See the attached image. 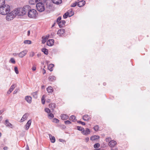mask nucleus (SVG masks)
Here are the masks:
<instances>
[{"instance_id": "39", "label": "nucleus", "mask_w": 150, "mask_h": 150, "mask_svg": "<svg viewBox=\"0 0 150 150\" xmlns=\"http://www.w3.org/2000/svg\"><path fill=\"white\" fill-rule=\"evenodd\" d=\"M94 130L96 131H98L99 129V127L98 125H96L93 128Z\"/></svg>"}, {"instance_id": "36", "label": "nucleus", "mask_w": 150, "mask_h": 150, "mask_svg": "<svg viewBox=\"0 0 150 150\" xmlns=\"http://www.w3.org/2000/svg\"><path fill=\"white\" fill-rule=\"evenodd\" d=\"M41 101L42 103L43 104H45V96L43 95L41 98Z\"/></svg>"}, {"instance_id": "26", "label": "nucleus", "mask_w": 150, "mask_h": 150, "mask_svg": "<svg viewBox=\"0 0 150 150\" xmlns=\"http://www.w3.org/2000/svg\"><path fill=\"white\" fill-rule=\"evenodd\" d=\"M48 79L50 81H53L55 80L56 78L54 76L52 75L50 76L49 77Z\"/></svg>"}, {"instance_id": "30", "label": "nucleus", "mask_w": 150, "mask_h": 150, "mask_svg": "<svg viewBox=\"0 0 150 150\" xmlns=\"http://www.w3.org/2000/svg\"><path fill=\"white\" fill-rule=\"evenodd\" d=\"M24 43L25 44H31V41L30 40H25L24 41Z\"/></svg>"}, {"instance_id": "48", "label": "nucleus", "mask_w": 150, "mask_h": 150, "mask_svg": "<svg viewBox=\"0 0 150 150\" xmlns=\"http://www.w3.org/2000/svg\"><path fill=\"white\" fill-rule=\"evenodd\" d=\"M64 123L66 125H68L71 123V122L69 120L65 121Z\"/></svg>"}, {"instance_id": "11", "label": "nucleus", "mask_w": 150, "mask_h": 150, "mask_svg": "<svg viewBox=\"0 0 150 150\" xmlns=\"http://www.w3.org/2000/svg\"><path fill=\"white\" fill-rule=\"evenodd\" d=\"M90 131L88 128L86 129L85 130H84H84L82 132V133L83 134L85 135H87L88 134H90Z\"/></svg>"}, {"instance_id": "32", "label": "nucleus", "mask_w": 150, "mask_h": 150, "mask_svg": "<svg viewBox=\"0 0 150 150\" xmlns=\"http://www.w3.org/2000/svg\"><path fill=\"white\" fill-rule=\"evenodd\" d=\"M42 51L45 54H47L48 53V50L46 48H44L42 49Z\"/></svg>"}, {"instance_id": "9", "label": "nucleus", "mask_w": 150, "mask_h": 150, "mask_svg": "<svg viewBox=\"0 0 150 150\" xmlns=\"http://www.w3.org/2000/svg\"><path fill=\"white\" fill-rule=\"evenodd\" d=\"M54 42V40L53 39L49 40L47 42V45L49 46H52L53 45Z\"/></svg>"}, {"instance_id": "47", "label": "nucleus", "mask_w": 150, "mask_h": 150, "mask_svg": "<svg viewBox=\"0 0 150 150\" xmlns=\"http://www.w3.org/2000/svg\"><path fill=\"white\" fill-rule=\"evenodd\" d=\"M111 140V139L110 137H108L105 139V141L106 142H109Z\"/></svg>"}, {"instance_id": "50", "label": "nucleus", "mask_w": 150, "mask_h": 150, "mask_svg": "<svg viewBox=\"0 0 150 150\" xmlns=\"http://www.w3.org/2000/svg\"><path fill=\"white\" fill-rule=\"evenodd\" d=\"M19 91L18 89H16L13 92V94H14L17 93Z\"/></svg>"}, {"instance_id": "42", "label": "nucleus", "mask_w": 150, "mask_h": 150, "mask_svg": "<svg viewBox=\"0 0 150 150\" xmlns=\"http://www.w3.org/2000/svg\"><path fill=\"white\" fill-rule=\"evenodd\" d=\"M14 70L15 73L17 74H18L19 73V71H18V68L17 67H14Z\"/></svg>"}, {"instance_id": "58", "label": "nucleus", "mask_w": 150, "mask_h": 150, "mask_svg": "<svg viewBox=\"0 0 150 150\" xmlns=\"http://www.w3.org/2000/svg\"><path fill=\"white\" fill-rule=\"evenodd\" d=\"M40 12H43L44 10H38Z\"/></svg>"}, {"instance_id": "28", "label": "nucleus", "mask_w": 150, "mask_h": 150, "mask_svg": "<svg viewBox=\"0 0 150 150\" xmlns=\"http://www.w3.org/2000/svg\"><path fill=\"white\" fill-rule=\"evenodd\" d=\"M55 107V104L54 103H50L49 105V107L52 110H53Z\"/></svg>"}, {"instance_id": "21", "label": "nucleus", "mask_w": 150, "mask_h": 150, "mask_svg": "<svg viewBox=\"0 0 150 150\" xmlns=\"http://www.w3.org/2000/svg\"><path fill=\"white\" fill-rule=\"evenodd\" d=\"M49 136L51 142L52 143H54L55 141V139L54 137L52 136L51 134H49Z\"/></svg>"}, {"instance_id": "27", "label": "nucleus", "mask_w": 150, "mask_h": 150, "mask_svg": "<svg viewBox=\"0 0 150 150\" xmlns=\"http://www.w3.org/2000/svg\"><path fill=\"white\" fill-rule=\"evenodd\" d=\"M16 86V85L15 84H13L11 86L9 90L10 91H11L12 92V91L14 89Z\"/></svg>"}, {"instance_id": "63", "label": "nucleus", "mask_w": 150, "mask_h": 150, "mask_svg": "<svg viewBox=\"0 0 150 150\" xmlns=\"http://www.w3.org/2000/svg\"><path fill=\"white\" fill-rule=\"evenodd\" d=\"M55 23H54V24L52 25V27H54L55 25Z\"/></svg>"}, {"instance_id": "10", "label": "nucleus", "mask_w": 150, "mask_h": 150, "mask_svg": "<svg viewBox=\"0 0 150 150\" xmlns=\"http://www.w3.org/2000/svg\"><path fill=\"white\" fill-rule=\"evenodd\" d=\"M25 100L29 103L30 104L32 103V98L29 96H26L25 98Z\"/></svg>"}, {"instance_id": "18", "label": "nucleus", "mask_w": 150, "mask_h": 150, "mask_svg": "<svg viewBox=\"0 0 150 150\" xmlns=\"http://www.w3.org/2000/svg\"><path fill=\"white\" fill-rule=\"evenodd\" d=\"M61 119L63 120H65L68 119L69 116L66 114H62L61 115Z\"/></svg>"}, {"instance_id": "1", "label": "nucleus", "mask_w": 150, "mask_h": 150, "mask_svg": "<svg viewBox=\"0 0 150 150\" xmlns=\"http://www.w3.org/2000/svg\"><path fill=\"white\" fill-rule=\"evenodd\" d=\"M9 11L6 14V20L8 21L13 20L16 15L23 16L27 13L26 10H11Z\"/></svg>"}, {"instance_id": "56", "label": "nucleus", "mask_w": 150, "mask_h": 150, "mask_svg": "<svg viewBox=\"0 0 150 150\" xmlns=\"http://www.w3.org/2000/svg\"><path fill=\"white\" fill-rule=\"evenodd\" d=\"M59 141L60 142H64V141L63 140V139H59Z\"/></svg>"}, {"instance_id": "54", "label": "nucleus", "mask_w": 150, "mask_h": 150, "mask_svg": "<svg viewBox=\"0 0 150 150\" xmlns=\"http://www.w3.org/2000/svg\"><path fill=\"white\" fill-rule=\"evenodd\" d=\"M8 147L6 146L4 147L3 148V149L4 150H8Z\"/></svg>"}, {"instance_id": "31", "label": "nucleus", "mask_w": 150, "mask_h": 150, "mask_svg": "<svg viewBox=\"0 0 150 150\" xmlns=\"http://www.w3.org/2000/svg\"><path fill=\"white\" fill-rule=\"evenodd\" d=\"M30 6L29 5H26L24 6L22 8V9H30Z\"/></svg>"}, {"instance_id": "19", "label": "nucleus", "mask_w": 150, "mask_h": 150, "mask_svg": "<svg viewBox=\"0 0 150 150\" xmlns=\"http://www.w3.org/2000/svg\"><path fill=\"white\" fill-rule=\"evenodd\" d=\"M52 2L57 4H61L62 2V0H52Z\"/></svg>"}, {"instance_id": "4", "label": "nucleus", "mask_w": 150, "mask_h": 150, "mask_svg": "<svg viewBox=\"0 0 150 150\" xmlns=\"http://www.w3.org/2000/svg\"><path fill=\"white\" fill-rule=\"evenodd\" d=\"M36 7L37 9H45L44 5L42 2H40L37 3Z\"/></svg>"}, {"instance_id": "59", "label": "nucleus", "mask_w": 150, "mask_h": 150, "mask_svg": "<svg viewBox=\"0 0 150 150\" xmlns=\"http://www.w3.org/2000/svg\"><path fill=\"white\" fill-rule=\"evenodd\" d=\"M13 55L14 56H16L17 55H18V53H13Z\"/></svg>"}, {"instance_id": "35", "label": "nucleus", "mask_w": 150, "mask_h": 150, "mask_svg": "<svg viewBox=\"0 0 150 150\" xmlns=\"http://www.w3.org/2000/svg\"><path fill=\"white\" fill-rule=\"evenodd\" d=\"M69 12L68 11L67 13H65L63 15V18H66L68 16H69Z\"/></svg>"}, {"instance_id": "13", "label": "nucleus", "mask_w": 150, "mask_h": 150, "mask_svg": "<svg viewBox=\"0 0 150 150\" xmlns=\"http://www.w3.org/2000/svg\"><path fill=\"white\" fill-rule=\"evenodd\" d=\"M65 21L62 20H61L58 24L60 28H62L65 25Z\"/></svg>"}, {"instance_id": "12", "label": "nucleus", "mask_w": 150, "mask_h": 150, "mask_svg": "<svg viewBox=\"0 0 150 150\" xmlns=\"http://www.w3.org/2000/svg\"><path fill=\"white\" fill-rule=\"evenodd\" d=\"M65 30L64 29L62 28L59 30L57 33V34L59 36H61L63 35L64 33Z\"/></svg>"}, {"instance_id": "20", "label": "nucleus", "mask_w": 150, "mask_h": 150, "mask_svg": "<svg viewBox=\"0 0 150 150\" xmlns=\"http://www.w3.org/2000/svg\"><path fill=\"white\" fill-rule=\"evenodd\" d=\"M47 90L48 93H51L53 91V89L52 86H49L47 88Z\"/></svg>"}, {"instance_id": "64", "label": "nucleus", "mask_w": 150, "mask_h": 150, "mask_svg": "<svg viewBox=\"0 0 150 150\" xmlns=\"http://www.w3.org/2000/svg\"><path fill=\"white\" fill-rule=\"evenodd\" d=\"M44 87H45V86H41V88H42V89H43V88H44Z\"/></svg>"}, {"instance_id": "49", "label": "nucleus", "mask_w": 150, "mask_h": 150, "mask_svg": "<svg viewBox=\"0 0 150 150\" xmlns=\"http://www.w3.org/2000/svg\"><path fill=\"white\" fill-rule=\"evenodd\" d=\"M37 2H43L45 3L46 2V0H37Z\"/></svg>"}, {"instance_id": "40", "label": "nucleus", "mask_w": 150, "mask_h": 150, "mask_svg": "<svg viewBox=\"0 0 150 150\" xmlns=\"http://www.w3.org/2000/svg\"><path fill=\"white\" fill-rule=\"evenodd\" d=\"M61 16H59L58 17L57 20V23L58 24L60 22L61 20Z\"/></svg>"}, {"instance_id": "43", "label": "nucleus", "mask_w": 150, "mask_h": 150, "mask_svg": "<svg viewBox=\"0 0 150 150\" xmlns=\"http://www.w3.org/2000/svg\"><path fill=\"white\" fill-rule=\"evenodd\" d=\"M52 122H54L58 123L59 122V120L58 119L55 118L53 120Z\"/></svg>"}, {"instance_id": "16", "label": "nucleus", "mask_w": 150, "mask_h": 150, "mask_svg": "<svg viewBox=\"0 0 150 150\" xmlns=\"http://www.w3.org/2000/svg\"><path fill=\"white\" fill-rule=\"evenodd\" d=\"M85 2L84 1H81L78 3L77 5L79 7L83 6L85 4Z\"/></svg>"}, {"instance_id": "7", "label": "nucleus", "mask_w": 150, "mask_h": 150, "mask_svg": "<svg viewBox=\"0 0 150 150\" xmlns=\"http://www.w3.org/2000/svg\"><path fill=\"white\" fill-rule=\"evenodd\" d=\"M29 115V114L28 113H25L21 119L20 120V122H23L24 121L26 120L28 116Z\"/></svg>"}, {"instance_id": "5", "label": "nucleus", "mask_w": 150, "mask_h": 150, "mask_svg": "<svg viewBox=\"0 0 150 150\" xmlns=\"http://www.w3.org/2000/svg\"><path fill=\"white\" fill-rule=\"evenodd\" d=\"M28 51L27 50H25L20 52L18 53V55L20 58H23L27 54Z\"/></svg>"}, {"instance_id": "22", "label": "nucleus", "mask_w": 150, "mask_h": 150, "mask_svg": "<svg viewBox=\"0 0 150 150\" xmlns=\"http://www.w3.org/2000/svg\"><path fill=\"white\" fill-rule=\"evenodd\" d=\"M69 119L71 121H72L73 122H75L76 121V117L74 115H72L70 116L69 117Z\"/></svg>"}, {"instance_id": "24", "label": "nucleus", "mask_w": 150, "mask_h": 150, "mask_svg": "<svg viewBox=\"0 0 150 150\" xmlns=\"http://www.w3.org/2000/svg\"><path fill=\"white\" fill-rule=\"evenodd\" d=\"M48 37L46 36L45 37H42V43L43 44L45 43L46 41L48 39Z\"/></svg>"}, {"instance_id": "23", "label": "nucleus", "mask_w": 150, "mask_h": 150, "mask_svg": "<svg viewBox=\"0 0 150 150\" xmlns=\"http://www.w3.org/2000/svg\"><path fill=\"white\" fill-rule=\"evenodd\" d=\"M54 66L53 64H50L48 66V69L50 71H52L53 70V68L54 67Z\"/></svg>"}, {"instance_id": "37", "label": "nucleus", "mask_w": 150, "mask_h": 150, "mask_svg": "<svg viewBox=\"0 0 150 150\" xmlns=\"http://www.w3.org/2000/svg\"><path fill=\"white\" fill-rule=\"evenodd\" d=\"M9 62L13 64H15L16 63L15 59L13 58H11L9 61Z\"/></svg>"}, {"instance_id": "34", "label": "nucleus", "mask_w": 150, "mask_h": 150, "mask_svg": "<svg viewBox=\"0 0 150 150\" xmlns=\"http://www.w3.org/2000/svg\"><path fill=\"white\" fill-rule=\"evenodd\" d=\"M70 11H69V10L68 11L69 12V17L72 16L74 14V12L72 10H70Z\"/></svg>"}, {"instance_id": "6", "label": "nucleus", "mask_w": 150, "mask_h": 150, "mask_svg": "<svg viewBox=\"0 0 150 150\" xmlns=\"http://www.w3.org/2000/svg\"><path fill=\"white\" fill-rule=\"evenodd\" d=\"M117 142L116 141L112 140L109 142L108 143L109 146L111 147L112 149L111 150H114V149H112V148L115 146L117 144Z\"/></svg>"}, {"instance_id": "8", "label": "nucleus", "mask_w": 150, "mask_h": 150, "mask_svg": "<svg viewBox=\"0 0 150 150\" xmlns=\"http://www.w3.org/2000/svg\"><path fill=\"white\" fill-rule=\"evenodd\" d=\"M31 122L32 121L31 120H30L28 121L24 126V128L25 130H28L29 129Z\"/></svg>"}, {"instance_id": "57", "label": "nucleus", "mask_w": 150, "mask_h": 150, "mask_svg": "<svg viewBox=\"0 0 150 150\" xmlns=\"http://www.w3.org/2000/svg\"><path fill=\"white\" fill-rule=\"evenodd\" d=\"M30 34V30H28V35L29 36Z\"/></svg>"}, {"instance_id": "2", "label": "nucleus", "mask_w": 150, "mask_h": 150, "mask_svg": "<svg viewBox=\"0 0 150 150\" xmlns=\"http://www.w3.org/2000/svg\"><path fill=\"white\" fill-rule=\"evenodd\" d=\"M28 14L30 18H35L38 16V13L36 10H29Z\"/></svg>"}, {"instance_id": "38", "label": "nucleus", "mask_w": 150, "mask_h": 150, "mask_svg": "<svg viewBox=\"0 0 150 150\" xmlns=\"http://www.w3.org/2000/svg\"><path fill=\"white\" fill-rule=\"evenodd\" d=\"M100 145L99 143H96L94 145V147L95 149L99 148L100 147Z\"/></svg>"}, {"instance_id": "15", "label": "nucleus", "mask_w": 150, "mask_h": 150, "mask_svg": "<svg viewBox=\"0 0 150 150\" xmlns=\"http://www.w3.org/2000/svg\"><path fill=\"white\" fill-rule=\"evenodd\" d=\"M99 138V137L97 135H94L91 136L90 138V140L94 141Z\"/></svg>"}, {"instance_id": "45", "label": "nucleus", "mask_w": 150, "mask_h": 150, "mask_svg": "<svg viewBox=\"0 0 150 150\" xmlns=\"http://www.w3.org/2000/svg\"><path fill=\"white\" fill-rule=\"evenodd\" d=\"M33 96L35 98H37V93L36 92H34L32 93Z\"/></svg>"}, {"instance_id": "44", "label": "nucleus", "mask_w": 150, "mask_h": 150, "mask_svg": "<svg viewBox=\"0 0 150 150\" xmlns=\"http://www.w3.org/2000/svg\"><path fill=\"white\" fill-rule=\"evenodd\" d=\"M45 112H47L48 113L50 112V110L47 108H45Z\"/></svg>"}, {"instance_id": "55", "label": "nucleus", "mask_w": 150, "mask_h": 150, "mask_svg": "<svg viewBox=\"0 0 150 150\" xmlns=\"http://www.w3.org/2000/svg\"><path fill=\"white\" fill-rule=\"evenodd\" d=\"M85 141L86 142H88V141L89 140V139L88 137H87L85 139Z\"/></svg>"}, {"instance_id": "17", "label": "nucleus", "mask_w": 150, "mask_h": 150, "mask_svg": "<svg viewBox=\"0 0 150 150\" xmlns=\"http://www.w3.org/2000/svg\"><path fill=\"white\" fill-rule=\"evenodd\" d=\"M5 125L6 126L9 127L11 128H13V125L8 122V120H6L5 121Z\"/></svg>"}, {"instance_id": "51", "label": "nucleus", "mask_w": 150, "mask_h": 150, "mask_svg": "<svg viewBox=\"0 0 150 150\" xmlns=\"http://www.w3.org/2000/svg\"><path fill=\"white\" fill-rule=\"evenodd\" d=\"M32 69L33 71H35L36 70V67L35 66H33L32 68Z\"/></svg>"}, {"instance_id": "3", "label": "nucleus", "mask_w": 150, "mask_h": 150, "mask_svg": "<svg viewBox=\"0 0 150 150\" xmlns=\"http://www.w3.org/2000/svg\"><path fill=\"white\" fill-rule=\"evenodd\" d=\"M0 8L10 9V7L9 5L5 4V0H0Z\"/></svg>"}, {"instance_id": "46", "label": "nucleus", "mask_w": 150, "mask_h": 150, "mask_svg": "<svg viewBox=\"0 0 150 150\" xmlns=\"http://www.w3.org/2000/svg\"><path fill=\"white\" fill-rule=\"evenodd\" d=\"M35 53L33 52H30L29 56L30 57H32L34 56Z\"/></svg>"}, {"instance_id": "14", "label": "nucleus", "mask_w": 150, "mask_h": 150, "mask_svg": "<svg viewBox=\"0 0 150 150\" xmlns=\"http://www.w3.org/2000/svg\"><path fill=\"white\" fill-rule=\"evenodd\" d=\"M11 10H0V14L2 15H6Z\"/></svg>"}, {"instance_id": "60", "label": "nucleus", "mask_w": 150, "mask_h": 150, "mask_svg": "<svg viewBox=\"0 0 150 150\" xmlns=\"http://www.w3.org/2000/svg\"><path fill=\"white\" fill-rule=\"evenodd\" d=\"M11 92V91H10L9 90L7 92V93L9 94Z\"/></svg>"}, {"instance_id": "25", "label": "nucleus", "mask_w": 150, "mask_h": 150, "mask_svg": "<svg viewBox=\"0 0 150 150\" xmlns=\"http://www.w3.org/2000/svg\"><path fill=\"white\" fill-rule=\"evenodd\" d=\"M83 119L84 121H87L89 119L90 117L88 115H85L83 116Z\"/></svg>"}, {"instance_id": "41", "label": "nucleus", "mask_w": 150, "mask_h": 150, "mask_svg": "<svg viewBox=\"0 0 150 150\" xmlns=\"http://www.w3.org/2000/svg\"><path fill=\"white\" fill-rule=\"evenodd\" d=\"M77 129L81 131L82 132H83V130H84V128L80 126H78L77 127Z\"/></svg>"}, {"instance_id": "53", "label": "nucleus", "mask_w": 150, "mask_h": 150, "mask_svg": "<svg viewBox=\"0 0 150 150\" xmlns=\"http://www.w3.org/2000/svg\"><path fill=\"white\" fill-rule=\"evenodd\" d=\"M77 3H74L73 4L71 5V7H75L77 4Z\"/></svg>"}, {"instance_id": "33", "label": "nucleus", "mask_w": 150, "mask_h": 150, "mask_svg": "<svg viewBox=\"0 0 150 150\" xmlns=\"http://www.w3.org/2000/svg\"><path fill=\"white\" fill-rule=\"evenodd\" d=\"M54 116L53 114L50 112L48 113V117L50 119H51L54 117Z\"/></svg>"}, {"instance_id": "29", "label": "nucleus", "mask_w": 150, "mask_h": 150, "mask_svg": "<svg viewBox=\"0 0 150 150\" xmlns=\"http://www.w3.org/2000/svg\"><path fill=\"white\" fill-rule=\"evenodd\" d=\"M37 2V0H30L29 3L31 4H34Z\"/></svg>"}, {"instance_id": "52", "label": "nucleus", "mask_w": 150, "mask_h": 150, "mask_svg": "<svg viewBox=\"0 0 150 150\" xmlns=\"http://www.w3.org/2000/svg\"><path fill=\"white\" fill-rule=\"evenodd\" d=\"M78 123H81L83 125H85V123L84 122H82L80 121H78L77 122Z\"/></svg>"}, {"instance_id": "62", "label": "nucleus", "mask_w": 150, "mask_h": 150, "mask_svg": "<svg viewBox=\"0 0 150 150\" xmlns=\"http://www.w3.org/2000/svg\"><path fill=\"white\" fill-rule=\"evenodd\" d=\"M37 55L38 57H39L41 56V54H38Z\"/></svg>"}, {"instance_id": "61", "label": "nucleus", "mask_w": 150, "mask_h": 150, "mask_svg": "<svg viewBox=\"0 0 150 150\" xmlns=\"http://www.w3.org/2000/svg\"><path fill=\"white\" fill-rule=\"evenodd\" d=\"M3 112V111L2 110H0V115Z\"/></svg>"}]
</instances>
